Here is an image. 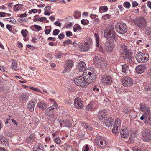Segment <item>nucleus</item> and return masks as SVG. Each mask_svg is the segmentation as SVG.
<instances>
[{
    "label": "nucleus",
    "instance_id": "nucleus-58",
    "mask_svg": "<svg viewBox=\"0 0 151 151\" xmlns=\"http://www.w3.org/2000/svg\"><path fill=\"white\" fill-rule=\"evenodd\" d=\"M34 27L36 29L38 30H41L42 28L41 26L37 25H34Z\"/></svg>",
    "mask_w": 151,
    "mask_h": 151
},
{
    "label": "nucleus",
    "instance_id": "nucleus-20",
    "mask_svg": "<svg viewBox=\"0 0 151 151\" xmlns=\"http://www.w3.org/2000/svg\"><path fill=\"white\" fill-rule=\"evenodd\" d=\"M107 115V111L105 110H101L99 111L98 117L99 119L102 120L105 118Z\"/></svg>",
    "mask_w": 151,
    "mask_h": 151
},
{
    "label": "nucleus",
    "instance_id": "nucleus-18",
    "mask_svg": "<svg viewBox=\"0 0 151 151\" xmlns=\"http://www.w3.org/2000/svg\"><path fill=\"white\" fill-rule=\"evenodd\" d=\"M140 108L141 111L144 112L143 114L147 116L149 115L150 110L149 107L146 106L142 105H141Z\"/></svg>",
    "mask_w": 151,
    "mask_h": 151
},
{
    "label": "nucleus",
    "instance_id": "nucleus-44",
    "mask_svg": "<svg viewBox=\"0 0 151 151\" xmlns=\"http://www.w3.org/2000/svg\"><path fill=\"white\" fill-rule=\"evenodd\" d=\"M53 140L54 142L58 145L60 144L61 143L60 140L57 137L54 138Z\"/></svg>",
    "mask_w": 151,
    "mask_h": 151
},
{
    "label": "nucleus",
    "instance_id": "nucleus-39",
    "mask_svg": "<svg viewBox=\"0 0 151 151\" xmlns=\"http://www.w3.org/2000/svg\"><path fill=\"white\" fill-rule=\"evenodd\" d=\"M22 4H16L15 5L13 9L15 11H17L21 8L22 7Z\"/></svg>",
    "mask_w": 151,
    "mask_h": 151
},
{
    "label": "nucleus",
    "instance_id": "nucleus-32",
    "mask_svg": "<svg viewBox=\"0 0 151 151\" xmlns=\"http://www.w3.org/2000/svg\"><path fill=\"white\" fill-rule=\"evenodd\" d=\"M81 125L82 127H84L87 130H89L91 131L92 130L91 126L89 125L87 123H85V122H82Z\"/></svg>",
    "mask_w": 151,
    "mask_h": 151
},
{
    "label": "nucleus",
    "instance_id": "nucleus-12",
    "mask_svg": "<svg viewBox=\"0 0 151 151\" xmlns=\"http://www.w3.org/2000/svg\"><path fill=\"white\" fill-rule=\"evenodd\" d=\"M115 124L114 126L116 127V129L115 130L114 129H112L113 132L115 134H117L119 132V130L120 129L121 127L120 120L119 119H116L115 121Z\"/></svg>",
    "mask_w": 151,
    "mask_h": 151
},
{
    "label": "nucleus",
    "instance_id": "nucleus-53",
    "mask_svg": "<svg viewBox=\"0 0 151 151\" xmlns=\"http://www.w3.org/2000/svg\"><path fill=\"white\" fill-rule=\"evenodd\" d=\"M81 29V27L79 26H78L75 27H74L73 28V30L74 32H76L77 31V30H80Z\"/></svg>",
    "mask_w": 151,
    "mask_h": 151
},
{
    "label": "nucleus",
    "instance_id": "nucleus-41",
    "mask_svg": "<svg viewBox=\"0 0 151 151\" xmlns=\"http://www.w3.org/2000/svg\"><path fill=\"white\" fill-rule=\"evenodd\" d=\"M7 21L13 24L16 23L17 22L16 20L13 17H10L6 19Z\"/></svg>",
    "mask_w": 151,
    "mask_h": 151
},
{
    "label": "nucleus",
    "instance_id": "nucleus-19",
    "mask_svg": "<svg viewBox=\"0 0 151 151\" xmlns=\"http://www.w3.org/2000/svg\"><path fill=\"white\" fill-rule=\"evenodd\" d=\"M126 47V46H122V50L123 51V55H125L124 56H123V57H124L125 58L128 59L129 60L130 59L131 60L132 58H133V57H131L129 55V52L128 51Z\"/></svg>",
    "mask_w": 151,
    "mask_h": 151
},
{
    "label": "nucleus",
    "instance_id": "nucleus-30",
    "mask_svg": "<svg viewBox=\"0 0 151 151\" xmlns=\"http://www.w3.org/2000/svg\"><path fill=\"white\" fill-rule=\"evenodd\" d=\"M35 139L34 135L33 134H30L27 139V142L28 143H30L33 142Z\"/></svg>",
    "mask_w": 151,
    "mask_h": 151
},
{
    "label": "nucleus",
    "instance_id": "nucleus-23",
    "mask_svg": "<svg viewBox=\"0 0 151 151\" xmlns=\"http://www.w3.org/2000/svg\"><path fill=\"white\" fill-rule=\"evenodd\" d=\"M86 65L83 61H80L77 68V70L80 72L82 71L85 69Z\"/></svg>",
    "mask_w": 151,
    "mask_h": 151
},
{
    "label": "nucleus",
    "instance_id": "nucleus-45",
    "mask_svg": "<svg viewBox=\"0 0 151 151\" xmlns=\"http://www.w3.org/2000/svg\"><path fill=\"white\" fill-rule=\"evenodd\" d=\"M124 6L127 9H129L130 7V4L129 2H125L123 4Z\"/></svg>",
    "mask_w": 151,
    "mask_h": 151
},
{
    "label": "nucleus",
    "instance_id": "nucleus-49",
    "mask_svg": "<svg viewBox=\"0 0 151 151\" xmlns=\"http://www.w3.org/2000/svg\"><path fill=\"white\" fill-rule=\"evenodd\" d=\"M124 112L125 113L128 114L130 112L131 110L130 109L128 108H124L123 110Z\"/></svg>",
    "mask_w": 151,
    "mask_h": 151
},
{
    "label": "nucleus",
    "instance_id": "nucleus-13",
    "mask_svg": "<svg viewBox=\"0 0 151 151\" xmlns=\"http://www.w3.org/2000/svg\"><path fill=\"white\" fill-rule=\"evenodd\" d=\"M73 65V61L72 60L69 59L66 61V64L65 65V68L63 70L64 73L70 70Z\"/></svg>",
    "mask_w": 151,
    "mask_h": 151
},
{
    "label": "nucleus",
    "instance_id": "nucleus-8",
    "mask_svg": "<svg viewBox=\"0 0 151 151\" xmlns=\"http://www.w3.org/2000/svg\"><path fill=\"white\" fill-rule=\"evenodd\" d=\"M123 85L124 86H130L133 83V80L129 77L125 76L122 78Z\"/></svg>",
    "mask_w": 151,
    "mask_h": 151
},
{
    "label": "nucleus",
    "instance_id": "nucleus-34",
    "mask_svg": "<svg viewBox=\"0 0 151 151\" xmlns=\"http://www.w3.org/2000/svg\"><path fill=\"white\" fill-rule=\"evenodd\" d=\"M106 63L104 60V59H102L97 65L100 67H104L106 66Z\"/></svg>",
    "mask_w": 151,
    "mask_h": 151
},
{
    "label": "nucleus",
    "instance_id": "nucleus-60",
    "mask_svg": "<svg viewBox=\"0 0 151 151\" xmlns=\"http://www.w3.org/2000/svg\"><path fill=\"white\" fill-rule=\"evenodd\" d=\"M30 88L31 89L33 90L36 92H38V91H39V89L37 88H34L33 87H30Z\"/></svg>",
    "mask_w": 151,
    "mask_h": 151
},
{
    "label": "nucleus",
    "instance_id": "nucleus-4",
    "mask_svg": "<svg viewBox=\"0 0 151 151\" xmlns=\"http://www.w3.org/2000/svg\"><path fill=\"white\" fill-rule=\"evenodd\" d=\"M135 57L137 61L140 63L146 62L149 58V55L148 54H145L140 52L137 53Z\"/></svg>",
    "mask_w": 151,
    "mask_h": 151
},
{
    "label": "nucleus",
    "instance_id": "nucleus-27",
    "mask_svg": "<svg viewBox=\"0 0 151 151\" xmlns=\"http://www.w3.org/2000/svg\"><path fill=\"white\" fill-rule=\"evenodd\" d=\"M35 102L33 101H30L27 105V108L28 109L31 111H32L34 110Z\"/></svg>",
    "mask_w": 151,
    "mask_h": 151
},
{
    "label": "nucleus",
    "instance_id": "nucleus-46",
    "mask_svg": "<svg viewBox=\"0 0 151 151\" xmlns=\"http://www.w3.org/2000/svg\"><path fill=\"white\" fill-rule=\"evenodd\" d=\"M108 10V8L107 6H101L99 9V10L101 11H104L105 12L107 11Z\"/></svg>",
    "mask_w": 151,
    "mask_h": 151
},
{
    "label": "nucleus",
    "instance_id": "nucleus-17",
    "mask_svg": "<svg viewBox=\"0 0 151 151\" xmlns=\"http://www.w3.org/2000/svg\"><path fill=\"white\" fill-rule=\"evenodd\" d=\"M29 94L28 93H25L19 96V101L20 102L23 103L24 101L28 100Z\"/></svg>",
    "mask_w": 151,
    "mask_h": 151
},
{
    "label": "nucleus",
    "instance_id": "nucleus-2",
    "mask_svg": "<svg viewBox=\"0 0 151 151\" xmlns=\"http://www.w3.org/2000/svg\"><path fill=\"white\" fill-rule=\"evenodd\" d=\"M83 76L85 79L86 86L92 83L95 79L96 74L93 72L86 71L83 73Z\"/></svg>",
    "mask_w": 151,
    "mask_h": 151
},
{
    "label": "nucleus",
    "instance_id": "nucleus-29",
    "mask_svg": "<svg viewBox=\"0 0 151 151\" xmlns=\"http://www.w3.org/2000/svg\"><path fill=\"white\" fill-rule=\"evenodd\" d=\"M53 111L51 108L48 107L46 109H45V115H47L49 117H50L53 112Z\"/></svg>",
    "mask_w": 151,
    "mask_h": 151
},
{
    "label": "nucleus",
    "instance_id": "nucleus-42",
    "mask_svg": "<svg viewBox=\"0 0 151 151\" xmlns=\"http://www.w3.org/2000/svg\"><path fill=\"white\" fill-rule=\"evenodd\" d=\"M12 63L11 65V67L13 69L15 70L16 69L17 67V64L16 63V62L14 60H12Z\"/></svg>",
    "mask_w": 151,
    "mask_h": 151
},
{
    "label": "nucleus",
    "instance_id": "nucleus-21",
    "mask_svg": "<svg viewBox=\"0 0 151 151\" xmlns=\"http://www.w3.org/2000/svg\"><path fill=\"white\" fill-rule=\"evenodd\" d=\"M115 47L114 44L113 42H110L106 45V49L108 53L111 52L113 50Z\"/></svg>",
    "mask_w": 151,
    "mask_h": 151
},
{
    "label": "nucleus",
    "instance_id": "nucleus-22",
    "mask_svg": "<svg viewBox=\"0 0 151 151\" xmlns=\"http://www.w3.org/2000/svg\"><path fill=\"white\" fill-rule=\"evenodd\" d=\"M114 119L111 118H106L104 121V124L107 127H109L113 125V122Z\"/></svg>",
    "mask_w": 151,
    "mask_h": 151
},
{
    "label": "nucleus",
    "instance_id": "nucleus-37",
    "mask_svg": "<svg viewBox=\"0 0 151 151\" xmlns=\"http://www.w3.org/2000/svg\"><path fill=\"white\" fill-rule=\"evenodd\" d=\"M94 36L96 37V46L98 47L100 45L99 44V36L97 33H95L94 34Z\"/></svg>",
    "mask_w": 151,
    "mask_h": 151
},
{
    "label": "nucleus",
    "instance_id": "nucleus-14",
    "mask_svg": "<svg viewBox=\"0 0 151 151\" xmlns=\"http://www.w3.org/2000/svg\"><path fill=\"white\" fill-rule=\"evenodd\" d=\"M74 104L78 109H82L83 107V102L79 98H77L75 99Z\"/></svg>",
    "mask_w": 151,
    "mask_h": 151
},
{
    "label": "nucleus",
    "instance_id": "nucleus-28",
    "mask_svg": "<svg viewBox=\"0 0 151 151\" xmlns=\"http://www.w3.org/2000/svg\"><path fill=\"white\" fill-rule=\"evenodd\" d=\"M102 59L100 54L96 55L93 59L94 63L95 65H97L98 63Z\"/></svg>",
    "mask_w": 151,
    "mask_h": 151
},
{
    "label": "nucleus",
    "instance_id": "nucleus-15",
    "mask_svg": "<svg viewBox=\"0 0 151 151\" xmlns=\"http://www.w3.org/2000/svg\"><path fill=\"white\" fill-rule=\"evenodd\" d=\"M37 106L39 109L44 110L47 108V105L46 102L42 101L38 102L37 104Z\"/></svg>",
    "mask_w": 151,
    "mask_h": 151
},
{
    "label": "nucleus",
    "instance_id": "nucleus-35",
    "mask_svg": "<svg viewBox=\"0 0 151 151\" xmlns=\"http://www.w3.org/2000/svg\"><path fill=\"white\" fill-rule=\"evenodd\" d=\"M49 107L51 108V109H52V110L54 111H55V110L57 109L58 107V106L56 102L55 101H54L53 103V105Z\"/></svg>",
    "mask_w": 151,
    "mask_h": 151
},
{
    "label": "nucleus",
    "instance_id": "nucleus-1",
    "mask_svg": "<svg viewBox=\"0 0 151 151\" xmlns=\"http://www.w3.org/2000/svg\"><path fill=\"white\" fill-rule=\"evenodd\" d=\"M133 22L135 26L140 29H144L146 27V19L142 17H137L133 20Z\"/></svg>",
    "mask_w": 151,
    "mask_h": 151
},
{
    "label": "nucleus",
    "instance_id": "nucleus-5",
    "mask_svg": "<svg viewBox=\"0 0 151 151\" xmlns=\"http://www.w3.org/2000/svg\"><path fill=\"white\" fill-rule=\"evenodd\" d=\"M115 29L117 32L121 34H124L127 31V27L124 23L118 22L115 25Z\"/></svg>",
    "mask_w": 151,
    "mask_h": 151
},
{
    "label": "nucleus",
    "instance_id": "nucleus-9",
    "mask_svg": "<svg viewBox=\"0 0 151 151\" xmlns=\"http://www.w3.org/2000/svg\"><path fill=\"white\" fill-rule=\"evenodd\" d=\"M142 139L144 141L149 142L151 140V134L150 131L146 129L142 134Z\"/></svg>",
    "mask_w": 151,
    "mask_h": 151
},
{
    "label": "nucleus",
    "instance_id": "nucleus-61",
    "mask_svg": "<svg viewBox=\"0 0 151 151\" xmlns=\"http://www.w3.org/2000/svg\"><path fill=\"white\" fill-rule=\"evenodd\" d=\"M51 7L50 6H46L44 9V11H50L51 10Z\"/></svg>",
    "mask_w": 151,
    "mask_h": 151
},
{
    "label": "nucleus",
    "instance_id": "nucleus-56",
    "mask_svg": "<svg viewBox=\"0 0 151 151\" xmlns=\"http://www.w3.org/2000/svg\"><path fill=\"white\" fill-rule=\"evenodd\" d=\"M147 115H146L145 114H142V116L140 117V119L142 120L144 119V120L146 118H147Z\"/></svg>",
    "mask_w": 151,
    "mask_h": 151
},
{
    "label": "nucleus",
    "instance_id": "nucleus-40",
    "mask_svg": "<svg viewBox=\"0 0 151 151\" xmlns=\"http://www.w3.org/2000/svg\"><path fill=\"white\" fill-rule=\"evenodd\" d=\"M46 19V18L45 17H42L39 18H37L34 19V21H39L41 22L42 21H45Z\"/></svg>",
    "mask_w": 151,
    "mask_h": 151
},
{
    "label": "nucleus",
    "instance_id": "nucleus-7",
    "mask_svg": "<svg viewBox=\"0 0 151 151\" xmlns=\"http://www.w3.org/2000/svg\"><path fill=\"white\" fill-rule=\"evenodd\" d=\"M95 141L97 145L101 149L104 148L106 146V143L105 141L100 136L96 137Z\"/></svg>",
    "mask_w": 151,
    "mask_h": 151
},
{
    "label": "nucleus",
    "instance_id": "nucleus-43",
    "mask_svg": "<svg viewBox=\"0 0 151 151\" xmlns=\"http://www.w3.org/2000/svg\"><path fill=\"white\" fill-rule=\"evenodd\" d=\"M145 33L149 35L151 34V27H147L145 29Z\"/></svg>",
    "mask_w": 151,
    "mask_h": 151
},
{
    "label": "nucleus",
    "instance_id": "nucleus-52",
    "mask_svg": "<svg viewBox=\"0 0 151 151\" xmlns=\"http://www.w3.org/2000/svg\"><path fill=\"white\" fill-rule=\"evenodd\" d=\"M26 32V30H22L21 31V33L24 37H26L27 35Z\"/></svg>",
    "mask_w": 151,
    "mask_h": 151
},
{
    "label": "nucleus",
    "instance_id": "nucleus-10",
    "mask_svg": "<svg viewBox=\"0 0 151 151\" xmlns=\"http://www.w3.org/2000/svg\"><path fill=\"white\" fill-rule=\"evenodd\" d=\"M102 82L104 84H111L112 82L111 76L109 75H104L102 76Z\"/></svg>",
    "mask_w": 151,
    "mask_h": 151
},
{
    "label": "nucleus",
    "instance_id": "nucleus-51",
    "mask_svg": "<svg viewBox=\"0 0 151 151\" xmlns=\"http://www.w3.org/2000/svg\"><path fill=\"white\" fill-rule=\"evenodd\" d=\"M145 91H149L151 90V85H148L144 87Z\"/></svg>",
    "mask_w": 151,
    "mask_h": 151
},
{
    "label": "nucleus",
    "instance_id": "nucleus-38",
    "mask_svg": "<svg viewBox=\"0 0 151 151\" xmlns=\"http://www.w3.org/2000/svg\"><path fill=\"white\" fill-rule=\"evenodd\" d=\"M93 106L92 103H90L86 107V110L92 111Z\"/></svg>",
    "mask_w": 151,
    "mask_h": 151
},
{
    "label": "nucleus",
    "instance_id": "nucleus-36",
    "mask_svg": "<svg viewBox=\"0 0 151 151\" xmlns=\"http://www.w3.org/2000/svg\"><path fill=\"white\" fill-rule=\"evenodd\" d=\"M144 122L148 125H151V117H149L147 118V117L144 120Z\"/></svg>",
    "mask_w": 151,
    "mask_h": 151
},
{
    "label": "nucleus",
    "instance_id": "nucleus-33",
    "mask_svg": "<svg viewBox=\"0 0 151 151\" xmlns=\"http://www.w3.org/2000/svg\"><path fill=\"white\" fill-rule=\"evenodd\" d=\"M1 144L3 146L5 147L8 146L9 143L8 140L6 139H1Z\"/></svg>",
    "mask_w": 151,
    "mask_h": 151
},
{
    "label": "nucleus",
    "instance_id": "nucleus-55",
    "mask_svg": "<svg viewBox=\"0 0 151 151\" xmlns=\"http://www.w3.org/2000/svg\"><path fill=\"white\" fill-rule=\"evenodd\" d=\"M65 35L63 33H61L58 35V37L59 39L62 40L64 37Z\"/></svg>",
    "mask_w": 151,
    "mask_h": 151
},
{
    "label": "nucleus",
    "instance_id": "nucleus-16",
    "mask_svg": "<svg viewBox=\"0 0 151 151\" xmlns=\"http://www.w3.org/2000/svg\"><path fill=\"white\" fill-rule=\"evenodd\" d=\"M146 68L145 66L144 65H139L137 66L135 70L137 73L141 74L143 73Z\"/></svg>",
    "mask_w": 151,
    "mask_h": 151
},
{
    "label": "nucleus",
    "instance_id": "nucleus-63",
    "mask_svg": "<svg viewBox=\"0 0 151 151\" xmlns=\"http://www.w3.org/2000/svg\"><path fill=\"white\" fill-rule=\"evenodd\" d=\"M6 28L10 31H11L12 30V27L10 25H7L6 26Z\"/></svg>",
    "mask_w": 151,
    "mask_h": 151
},
{
    "label": "nucleus",
    "instance_id": "nucleus-6",
    "mask_svg": "<svg viewBox=\"0 0 151 151\" xmlns=\"http://www.w3.org/2000/svg\"><path fill=\"white\" fill-rule=\"evenodd\" d=\"M75 83L78 86L83 87H86V85L85 78L83 77L80 76L74 80Z\"/></svg>",
    "mask_w": 151,
    "mask_h": 151
},
{
    "label": "nucleus",
    "instance_id": "nucleus-11",
    "mask_svg": "<svg viewBox=\"0 0 151 151\" xmlns=\"http://www.w3.org/2000/svg\"><path fill=\"white\" fill-rule=\"evenodd\" d=\"M80 49L81 51L84 52L87 51L91 47V43L90 42H86L84 44H80Z\"/></svg>",
    "mask_w": 151,
    "mask_h": 151
},
{
    "label": "nucleus",
    "instance_id": "nucleus-54",
    "mask_svg": "<svg viewBox=\"0 0 151 151\" xmlns=\"http://www.w3.org/2000/svg\"><path fill=\"white\" fill-rule=\"evenodd\" d=\"M37 10L36 9H32L31 10H29V11L28 13L29 14H31L32 13H35L37 12Z\"/></svg>",
    "mask_w": 151,
    "mask_h": 151
},
{
    "label": "nucleus",
    "instance_id": "nucleus-48",
    "mask_svg": "<svg viewBox=\"0 0 151 151\" xmlns=\"http://www.w3.org/2000/svg\"><path fill=\"white\" fill-rule=\"evenodd\" d=\"M71 43L72 41L70 40H68L63 42V44L64 46L71 44Z\"/></svg>",
    "mask_w": 151,
    "mask_h": 151
},
{
    "label": "nucleus",
    "instance_id": "nucleus-26",
    "mask_svg": "<svg viewBox=\"0 0 151 151\" xmlns=\"http://www.w3.org/2000/svg\"><path fill=\"white\" fill-rule=\"evenodd\" d=\"M42 145L40 143H38L35 145L33 147L34 151H44Z\"/></svg>",
    "mask_w": 151,
    "mask_h": 151
},
{
    "label": "nucleus",
    "instance_id": "nucleus-3",
    "mask_svg": "<svg viewBox=\"0 0 151 151\" xmlns=\"http://www.w3.org/2000/svg\"><path fill=\"white\" fill-rule=\"evenodd\" d=\"M105 31L104 36L105 38L107 39L109 38L115 39L117 36L114 31L113 25H110L108 27L107 29H106Z\"/></svg>",
    "mask_w": 151,
    "mask_h": 151
},
{
    "label": "nucleus",
    "instance_id": "nucleus-59",
    "mask_svg": "<svg viewBox=\"0 0 151 151\" xmlns=\"http://www.w3.org/2000/svg\"><path fill=\"white\" fill-rule=\"evenodd\" d=\"M66 34L67 37H70L72 35V32L70 31H66Z\"/></svg>",
    "mask_w": 151,
    "mask_h": 151
},
{
    "label": "nucleus",
    "instance_id": "nucleus-25",
    "mask_svg": "<svg viewBox=\"0 0 151 151\" xmlns=\"http://www.w3.org/2000/svg\"><path fill=\"white\" fill-rule=\"evenodd\" d=\"M122 67V72L124 74H126L129 71V69L128 66L126 64H124L121 65Z\"/></svg>",
    "mask_w": 151,
    "mask_h": 151
},
{
    "label": "nucleus",
    "instance_id": "nucleus-24",
    "mask_svg": "<svg viewBox=\"0 0 151 151\" xmlns=\"http://www.w3.org/2000/svg\"><path fill=\"white\" fill-rule=\"evenodd\" d=\"M120 133L122 137L126 138L129 136V132L127 129H121Z\"/></svg>",
    "mask_w": 151,
    "mask_h": 151
},
{
    "label": "nucleus",
    "instance_id": "nucleus-62",
    "mask_svg": "<svg viewBox=\"0 0 151 151\" xmlns=\"http://www.w3.org/2000/svg\"><path fill=\"white\" fill-rule=\"evenodd\" d=\"M138 5V3L136 1H134L132 3V6L133 7H135Z\"/></svg>",
    "mask_w": 151,
    "mask_h": 151
},
{
    "label": "nucleus",
    "instance_id": "nucleus-64",
    "mask_svg": "<svg viewBox=\"0 0 151 151\" xmlns=\"http://www.w3.org/2000/svg\"><path fill=\"white\" fill-rule=\"evenodd\" d=\"M50 32L51 29H47L45 30V33L47 35L49 34L50 33Z\"/></svg>",
    "mask_w": 151,
    "mask_h": 151
},
{
    "label": "nucleus",
    "instance_id": "nucleus-31",
    "mask_svg": "<svg viewBox=\"0 0 151 151\" xmlns=\"http://www.w3.org/2000/svg\"><path fill=\"white\" fill-rule=\"evenodd\" d=\"M70 124L69 120H66L64 121L63 120L61 121V122L60 123V126L61 127H66L68 125L70 126Z\"/></svg>",
    "mask_w": 151,
    "mask_h": 151
},
{
    "label": "nucleus",
    "instance_id": "nucleus-47",
    "mask_svg": "<svg viewBox=\"0 0 151 151\" xmlns=\"http://www.w3.org/2000/svg\"><path fill=\"white\" fill-rule=\"evenodd\" d=\"M111 15L109 14H106L102 17V19L104 20H106L110 18Z\"/></svg>",
    "mask_w": 151,
    "mask_h": 151
},
{
    "label": "nucleus",
    "instance_id": "nucleus-57",
    "mask_svg": "<svg viewBox=\"0 0 151 151\" xmlns=\"http://www.w3.org/2000/svg\"><path fill=\"white\" fill-rule=\"evenodd\" d=\"M88 23H87L86 22V20L84 19H82L81 20V22L82 24L83 25H88V23L89 22V21H88Z\"/></svg>",
    "mask_w": 151,
    "mask_h": 151
},
{
    "label": "nucleus",
    "instance_id": "nucleus-50",
    "mask_svg": "<svg viewBox=\"0 0 151 151\" xmlns=\"http://www.w3.org/2000/svg\"><path fill=\"white\" fill-rule=\"evenodd\" d=\"M60 31L57 29H55L53 32V35L55 36L57 35L59 33Z\"/></svg>",
    "mask_w": 151,
    "mask_h": 151
}]
</instances>
